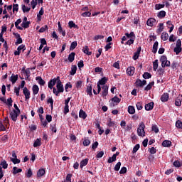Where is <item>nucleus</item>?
<instances>
[{"label": "nucleus", "instance_id": "f257e3e1", "mask_svg": "<svg viewBox=\"0 0 182 182\" xmlns=\"http://www.w3.org/2000/svg\"><path fill=\"white\" fill-rule=\"evenodd\" d=\"M56 87H53V93L55 95V96H59V93H63L65 89L63 88V84H62V81L57 82Z\"/></svg>", "mask_w": 182, "mask_h": 182}, {"label": "nucleus", "instance_id": "f03ea898", "mask_svg": "<svg viewBox=\"0 0 182 182\" xmlns=\"http://www.w3.org/2000/svg\"><path fill=\"white\" fill-rule=\"evenodd\" d=\"M144 129H146V125H144V122H141L137 129L138 136H140L141 137H144V136H146V132L144 131Z\"/></svg>", "mask_w": 182, "mask_h": 182}, {"label": "nucleus", "instance_id": "7ed1b4c3", "mask_svg": "<svg viewBox=\"0 0 182 182\" xmlns=\"http://www.w3.org/2000/svg\"><path fill=\"white\" fill-rule=\"evenodd\" d=\"M146 85H147V81L146 80H140V79H136V82H135V86L136 87H144V86H146Z\"/></svg>", "mask_w": 182, "mask_h": 182}, {"label": "nucleus", "instance_id": "20e7f679", "mask_svg": "<svg viewBox=\"0 0 182 182\" xmlns=\"http://www.w3.org/2000/svg\"><path fill=\"white\" fill-rule=\"evenodd\" d=\"M23 93L25 96L26 100H28V99H31V91H29V90H28V87H25L23 89Z\"/></svg>", "mask_w": 182, "mask_h": 182}, {"label": "nucleus", "instance_id": "39448f33", "mask_svg": "<svg viewBox=\"0 0 182 182\" xmlns=\"http://www.w3.org/2000/svg\"><path fill=\"white\" fill-rule=\"evenodd\" d=\"M140 52H141V48L139 47L136 51L134 53L132 57L133 60H137L140 56Z\"/></svg>", "mask_w": 182, "mask_h": 182}, {"label": "nucleus", "instance_id": "423d86ee", "mask_svg": "<svg viewBox=\"0 0 182 182\" xmlns=\"http://www.w3.org/2000/svg\"><path fill=\"white\" fill-rule=\"evenodd\" d=\"M134 70L136 68L133 66L128 67L127 69V74L128 76H133L134 75Z\"/></svg>", "mask_w": 182, "mask_h": 182}, {"label": "nucleus", "instance_id": "0eeeda50", "mask_svg": "<svg viewBox=\"0 0 182 182\" xmlns=\"http://www.w3.org/2000/svg\"><path fill=\"white\" fill-rule=\"evenodd\" d=\"M102 97H106L109 95V86L104 85L102 87Z\"/></svg>", "mask_w": 182, "mask_h": 182}, {"label": "nucleus", "instance_id": "6e6552de", "mask_svg": "<svg viewBox=\"0 0 182 182\" xmlns=\"http://www.w3.org/2000/svg\"><path fill=\"white\" fill-rule=\"evenodd\" d=\"M55 85H56V78L51 79L48 84V88L53 90Z\"/></svg>", "mask_w": 182, "mask_h": 182}, {"label": "nucleus", "instance_id": "1a4fd4ad", "mask_svg": "<svg viewBox=\"0 0 182 182\" xmlns=\"http://www.w3.org/2000/svg\"><path fill=\"white\" fill-rule=\"evenodd\" d=\"M58 32L61 33L63 36H66V31H63V28H62V25L60 24V21L58 22Z\"/></svg>", "mask_w": 182, "mask_h": 182}, {"label": "nucleus", "instance_id": "9d476101", "mask_svg": "<svg viewBox=\"0 0 182 182\" xmlns=\"http://www.w3.org/2000/svg\"><path fill=\"white\" fill-rule=\"evenodd\" d=\"M9 80L13 85H15V83H16V81L18 80V75L12 74L11 76L9 77Z\"/></svg>", "mask_w": 182, "mask_h": 182}, {"label": "nucleus", "instance_id": "9b49d317", "mask_svg": "<svg viewBox=\"0 0 182 182\" xmlns=\"http://www.w3.org/2000/svg\"><path fill=\"white\" fill-rule=\"evenodd\" d=\"M154 23H156V19L154 18H149V19L147 20V21H146V25H147L148 26L152 27V26H154Z\"/></svg>", "mask_w": 182, "mask_h": 182}, {"label": "nucleus", "instance_id": "f8f14e48", "mask_svg": "<svg viewBox=\"0 0 182 182\" xmlns=\"http://www.w3.org/2000/svg\"><path fill=\"white\" fill-rule=\"evenodd\" d=\"M168 97H169L168 93L167 92L164 93L161 97V102H168Z\"/></svg>", "mask_w": 182, "mask_h": 182}, {"label": "nucleus", "instance_id": "ddd939ff", "mask_svg": "<svg viewBox=\"0 0 182 182\" xmlns=\"http://www.w3.org/2000/svg\"><path fill=\"white\" fill-rule=\"evenodd\" d=\"M36 80L38 81V83L41 85V86H45V83H46V82L45 80H43V79H42V77L41 76H38L36 77Z\"/></svg>", "mask_w": 182, "mask_h": 182}, {"label": "nucleus", "instance_id": "4468645a", "mask_svg": "<svg viewBox=\"0 0 182 182\" xmlns=\"http://www.w3.org/2000/svg\"><path fill=\"white\" fill-rule=\"evenodd\" d=\"M153 86H154V81L149 82L144 89L145 92H149V90H151Z\"/></svg>", "mask_w": 182, "mask_h": 182}, {"label": "nucleus", "instance_id": "2eb2a0df", "mask_svg": "<svg viewBox=\"0 0 182 182\" xmlns=\"http://www.w3.org/2000/svg\"><path fill=\"white\" fill-rule=\"evenodd\" d=\"M107 77H104L101 80H100L97 82V85H100L101 86H105L106 83L107 82Z\"/></svg>", "mask_w": 182, "mask_h": 182}, {"label": "nucleus", "instance_id": "dca6fc26", "mask_svg": "<svg viewBox=\"0 0 182 182\" xmlns=\"http://www.w3.org/2000/svg\"><path fill=\"white\" fill-rule=\"evenodd\" d=\"M154 107V102H151L146 105H145V110H152V109Z\"/></svg>", "mask_w": 182, "mask_h": 182}, {"label": "nucleus", "instance_id": "f3484780", "mask_svg": "<svg viewBox=\"0 0 182 182\" xmlns=\"http://www.w3.org/2000/svg\"><path fill=\"white\" fill-rule=\"evenodd\" d=\"M11 172L14 174V176H16V174H18V173H22V168H18V167L14 166L13 167Z\"/></svg>", "mask_w": 182, "mask_h": 182}, {"label": "nucleus", "instance_id": "a211bd4d", "mask_svg": "<svg viewBox=\"0 0 182 182\" xmlns=\"http://www.w3.org/2000/svg\"><path fill=\"white\" fill-rule=\"evenodd\" d=\"M21 22H22V19L18 18V19L14 23V25H15L16 29H19V31H23V28L19 26V23H21Z\"/></svg>", "mask_w": 182, "mask_h": 182}, {"label": "nucleus", "instance_id": "6ab92c4d", "mask_svg": "<svg viewBox=\"0 0 182 182\" xmlns=\"http://www.w3.org/2000/svg\"><path fill=\"white\" fill-rule=\"evenodd\" d=\"M181 100H182V95H179L178 97L176 98L175 105L181 106Z\"/></svg>", "mask_w": 182, "mask_h": 182}, {"label": "nucleus", "instance_id": "aec40b11", "mask_svg": "<svg viewBox=\"0 0 182 182\" xmlns=\"http://www.w3.org/2000/svg\"><path fill=\"white\" fill-rule=\"evenodd\" d=\"M86 92L87 95L89 96H93V93L92 92V84H88Z\"/></svg>", "mask_w": 182, "mask_h": 182}, {"label": "nucleus", "instance_id": "412c9836", "mask_svg": "<svg viewBox=\"0 0 182 182\" xmlns=\"http://www.w3.org/2000/svg\"><path fill=\"white\" fill-rule=\"evenodd\" d=\"M75 56H76V53L75 52H72L68 55V60L72 63L73 60H75Z\"/></svg>", "mask_w": 182, "mask_h": 182}, {"label": "nucleus", "instance_id": "4be33fe9", "mask_svg": "<svg viewBox=\"0 0 182 182\" xmlns=\"http://www.w3.org/2000/svg\"><path fill=\"white\" fill-rule=\"evenodd\" d=\"M76 70H77V66L72 65L71 70L70 71V74L71 76L76 75Z\"/></svg>", "mask_w": 182, "mask_h": 182}, {"label": "nucleus", "instance_id": "5701e85b", "mask_svg": "<svg viewBox=\"0 0 182 182\" xmlns=\"http://www.w3.org/2000/svg\"><path fill=\"white\" fill-rule=\"evenodd\" d=\"M68 26L72 29V28H75V29H79V26L76 25L75 22L73 21H69Z\"/></svg>", "mask_w": 182, "mask_h": 182}, {"label": "nucleus", "instance_id": "b1692460", "mask_svg": "<svg viewBox=\"0 0 182 182\" xmlns=\"http://www.w3.org/2000/svg\"><path fill=\"white\" fill-rule=\"evenodd\" d=\"M88 162H89V159H85L81 161V162L80 163V168H83V167H85V166H87Z\"/></svg>", "mask_w": 182, "mask_h": 182}, {"label": "nucleus", "instance_id": "393cba45", "mask_svg": "<svg viewBox=\"0 0 182 182\" xmlns=\"http://www.w3.org/2000/svg\"><path fill=\"white\" fill-rule=\"evenodd\" d=\"M159 68V60H155L153 62V70L154 72H156L157 69Z\"/></svg>", "mask_w": 182, "mask_h": 182}, {"label": "nucleus", "instance_id": "a878e982", "mask_svg": "<svg viewBox=\"0 0 182 182\" xmlns=\"http://www.w3.org/2000/svg\"><path fill=\"white\" fill-rule=\"evenodd\" d=\"M158 18H159V19H163V18L166 17V11H161L158 13L157 14Z\"/></svg>", "mask_w": 182, "mask_h": 182}, {"label": "nucleus", "instance_id": "bb28decb", "mask_svg": "<svg viewBox=\"0 0 182 182\" xmlns=\"http://www.w3.org/2000/svg\"><path fill=\"white\" fill-rule=\"evenodd\" d=\"M33 95H38L39 93V87L37 85H34L32 88Z\"/></svg>", "mask_w": 182, "mask_h": 182}, {"label": "nucleus", "instance_id": "cd10ccee", "mask_svg": "<svg viewBox=\"0 0 182 182\" xmlns=\"http://www.w3.org/2000/svg\"><path fill=\"white\" fill-rule=\"evenodd\" d=\"M21 9L23 14H26V12H29V11H31V7L26 6L25 4H21Z\"/></svg>", "mask_w": 182, "mask_h": 182}, {"label": "nucleus", "instance_id": "c85d7f7f", "mask_svg": "<svg viewBox=\"0 0 182 182\" xmlns=\"http://www.w3.org/2000/svg\"><path fill=\"white\" fill-rule=\"evenodd\" d=\"M159 48V41H156L154 45H153V49H152V52L154 53H157V49Z\"/></svg>", "mask_w": 182, "mask_h": 182}, {"label": "nucleus", "instance_id": "c756f323", "mask_svg": "<svg viewBox=\"0 0 182 182\" xmlns=\"http://www.w3.org/2000/svg\"><path fill=\"white\" fill-rule=\"evenodd\" d=\"M164 29V24L163 23H159V28L156 31L158 33H161V31Z\"/></svg>", "mask_w": 182, "mask_h": 182}, {"label": "nucleus", "instance_id": "7c9ffc66", "mask_svg": "<svg viewBox=\"0 0 182 182\" xmlns=\"http://www.w3.org/2000/svg\"><path fill=\"white\" fill-rule=\"evenodd\" d=\"M31 25V21H23L21 23L22 28H24V29H28L29 28V26Z\"/></svg>", "mask_w": 182, "mask_h": 182}, {"label": "nucleus", "instance_id": "2f4dec72", "mask_svg": "<svg viewBox=\"0 0 182 182\" xmlns=\"http://www.w3.org/2000/svg\"><path fill=\"white\" fill-rule=\"evenodd\" d=\"M128 112L129 113V114H134V113H136V109H134V107L129 106Z\"/></svg>", "mask_w": 182, "mask_h": 182}, {"label": "nucleus", "instance_id": "473e14b6", "mask_svg": "<svg viewBox=\"0 0 182 182\" xmlns=\"http://www.w3.org/2000/svg\"><path fill=\"white\" fill-rule=\"evenodd\" d=\"M163 147H170L171 146V142L168 140H165L162 142Z\"/></svg>", "mask_w": 182, "mask_h": 182}, {"label": "nucleus", "instance_id": "72a5a7b5", "mask_svg": "<svg viewBox=\"0 0 182 182\" xmlns=\"http://www.w3.org/2000/svg\"><path fill=\"white\" fill-rule=\"evenodd\" d=\"M161 39H162V41H167V39H168V33L163 32L161 36Z\"/></svg>", "mask_w": 182, "mask_h": 182}, {"label": "nucleus", "instance_id": "f704fd0d", "mask_svg": "<svg viewBox=\"0 0 182 182\" xmlns=\"http://www.w3.org/2000/svg\"><path fill=\"white\" fill-rule=\"evenodd\" d=\"M171 65V63H170V61L166 60L164 63H161V67L162 68H170Z\"/></svg>", "mask_w": 182, "mask_h": 182}, {"label": "nucleus", "instance_id": "c9c22d12", "mask_svg": "<svg viewBox=\"0 0 182 182\" xmlns=\"http://www.w3.org/2000/svg\"><path fill=\"white\" fill-rule=\"evenodd\" d=\"M76 46H77V41H73L71 43V45L70 46V50H74V49L76 48Z\"/></svg>", "mask_w": 182, "mask_h": 182}, {"label": "nucleus", "instance_id": "e433bc0d", "mask_svg": "<svg viewBox=\"0 0 182 182\" xmlns=\"http://www.w3.org/2000/svg\"><path fill=\"white\" fill-rule=\"evenodd\" d=\"M41 144H42V142L41 141V139H37L33 144V147H39Z\"/></svg>", "mask_w": 182, "mask_h": 182}, {"label": "nucleus", "instance_id": "4c0bfd02", "mask_svg": "<svg viewBox=\"0 0 182 182\" xmlns=\"http://www.w3.org/2000/svg\"><path fill=\"white\" fill-rule=\"evenodd\" d=\"M82 85H83V81H82V80H78V81L75 83V87H76V89H77V90L80 89V87H82Z\"/></svg>", "mask_w": 182, "mask_h": 182}, {"label": "nucleus", "instance_id": "58836bf2", "mask_svg": "<svg viewBox=\"0 0 182 182\" xmlns=\"http://www.w3.org/2000/svg\"><path fill=\"white\" fill-rule=\"evenodd\" d=\"M164 6H166L165 4H157L155 5V9L156 11H160V9H161L162 8H164Z\"/></svg>", "mask_w": 182, "mask_h": 182}, {"label": "nucleus", "instance_id": "ea45409f", "mask_svg": "<svg viewBox=\"0 0 182 182\" xmlns=\"http://www.w3.org/2000/svg\"><path fill=\"white\" fill-rule=\"evenodd\" d=\"M44 175H45V169L43 168L40 169L37 173L38 177H42Z\"/></svg>", "mask_w": 182, "mask_h": 182}, {"label": "nucleus", "instance_id": "a19ab883", "mask_svg": "<svg viewBox=\"0 0 182 182\" xmlns=\"http://www.w3.org/2000/svg\"><path fill=\"white\" fill-rule=\"evenodd\" d=\"M22 70L24 72V73H26V76H27V77H29V76H31V68H27L26 70H25V68H23Z\"/></svg>", "mask_w": 182, "mask_h": 182}, {"label": "nucleus", "instance_id": "79ce46f5", "mask_svg": "<svg viewBox=\"0 0 182 182\" xmlns=\"http://www.w3.org/2000/svg\"><path fill=\"white\" fill-rule=\"evenodd\" d=\"M142 76L144 79H151V74L150 73L145 72Z\"/></svg>", "mask_w": 182, "mask_h": 182}, {"label": "nucleus", "instance_id": "37998d69", "mask_svg": "<svg viewBox=\"0 0 182 182\" xmlns=\"http://www.w3.org/2000/svg\"><path fill=\"white\" fill-rule=\"evenodd\" d=\"M0 166L4 169L8 168V163L5 160L1 161Z\"/></svg>", "mask_w": 182, "mask_h": 182}, {"label": "nucleus", "instance_id": "c03bdc74", "mask_svg": "<svg viewBox=\"0 0 182 182\" xmlns=\"http://www.w3.org/2000/svg\"><path fill=\"white\" fill-rule=\"evenodd\" d=\"M17 50H19L20 52L23 50V52H25V50H26V47L25 45L21 44L17 48Z\"/></svg>", "mask_w": 182, "mask_h": 182}, {"label": "nucleus", "instance_id": "a18cd8bd", "mask_svg": "<svg viewBox=\"0 0 182 182\" xmlns=\"http://www.w3.org/2000/svg\"><path fill=\"white\" fill-rule=\"evenodd\" d=\"M111 102H113L114 103H117V105L121 102V100L117 97V96L114 97L111 99Z\"/></svg>", "mask_w": 182, "mask_h": 182}, {"label": "nucleus", "instance_id": "49530a36", "mask_svg": "<svg viewBox=\"0 0 182 182\" xmlns=\"http://www.w3.org/2000/svg\"><path fill=\"white\" fill-rule=\"evenodd\" d=\"M125 36L127 38H136V35H134V32L131 31L130 33H126Z\"/></svg>", "mask_w": 182, "mask_h": 182}, {"label": "nucleus", "instance_id": "de8ad7c7", "mask_svg": "<svg viewBox=\"0 0 182 182\" xmlns=\"http://www.w3.org/2000/svg\"><path fill=\"white\" fill-rule=\"evenodd\" d=\"M10 160L14 163V164H19V163H21V160L18 158L10 159Z\"/></svg>", "mask_w": 182, "mask_h": 182}, {"label": "nucleus", "instance_id": "09e8293b", "mask_svg": "<svg viewBox=\"0 0 182 182\" xmlns=\"http://www.w3.org/2000/svg\"><path fill=\"white\" fill-rule=\"evenodd\" d=\"M19 11V5L18 4H13V12H18Z\"/></svg>", "mask_w": 182, "mask_h": 182}, {"label": "nucleus", "instance_id": "8fccbe9b", "mask_svg": "<svg viewBox=\"0 0 182 182\" xmlns=\"http://www.w3.org/2000/svg\"><path fill=\"white\" fill-rule=\"evenodd\" d=\"M122 166V163L121 162H118L116 165H115V166H114V170L115 171H119V170H120V166Z\"/></svg>", "mask_w": 182, "mask_h": 182}, {"label": "nucleus", "instance_id": "3c124183", "mask_svg": "<svg viewBox=\"0 0 182 182\" xmlns=\"http://www.w3.org/2000/svg\"><path fill=\"white\" fill-rule=\"evenodd\" d=\"M46 29H48V25H45L43 27H41L39 29L38 32H40V33H43V32H45Z\"/></svg>", "mask_w": 182, "mask_h": 182}, {"label": "nucleus", "instance_id": "603ef678", "mask_svg": "<svg viewBox=\"0 0 182 182\" xmlns=\"http://www.w3.org/2000/svg\"><path fill=\"white\" fill-rule=\"evenodd\" d=\"M176 127L178 129H182V122L180 121V120H178V121L176 122Z\"/></svg>", "mask_w": 182, "mask_h": 182}, {"label": "nucleus", "instance_id": "864d4df0", "mask_svg": "<svg viewBox=\"0 0 182 182\" xmlns=\"http://www.w3.org/2000/svg\"><path fill=\"white\" fill-rule=\"evenodd\" d=\"M152 132H154V133H159V130L157 125L156 124L152 125Z\"/></svg>", "mask_w": 182, "mask_h": 182}, {"label": "nucleus", "instance_id": "5fc2aeb1", "mask_svg": "<svg viewBox=\"0 0 182 182\" xmlns=\"http://www.w3.org/2000/svg\"><path fill=\"white\" fill-rule=\"evenodd\" d=\"M90 15H92V13H90V11H85L81 14V16H83V18L90 16Z\"/></svg>", "mask_w": 182, "mask_h": 182}, {"label": "nucleus", "instance_id": "6e6d98bb", "mask_svg": "<svg viewBox=\"0 0 182 182\" xmlns=\"http://www.w3.org/2000/svg\"><path fill=\"white\" fill-rule=\"evenodd\" d=\"M31 5L33 9L36 8V6L38 5V3L36 2V0H32L31 1Z\"/></svg>", "mask_w": 182, "mask_h": 182}, {"label": "nucleus", "instance_id": "4d7b16f0", "mask_svg": "<svg viewBox=\"0 0 182 182\" xmlns=\"http://www.w3.org/2000/svg\"><path fill=\"white\" fill-rule=\"evenodd\" d=\"M47 103L50 105L51 109H53V99L52 97L47 100Z\"/></svg>", "mask_w": 182, "mask_h": 182}, {"label": "nucleus", "instance_id": "13d9d810", "mask_svg": "<svg viewBox=\"0 0 182 182\" xmlns=\"http://www.w3.org/2000/svg\"><path fill=\"white\" fill-rule=\"evenodd\" d=\"M14 109H16V110H14V113L16 114L21 113V110L19 109V108L18 107V105L16 104H14Z\"/></svg>", "mask_w": 182, "mask_h": 182}, {"label": "nucleus", "instance_id": "bf43d9fd", "mask_svg": "<svg viewBox=\"0 0 182 182\" xmlns=\"http://www.w3.org/2000/svg\"><path fill=\"white\" fill-rule=\"evenodd\" d=\"M90 144V140H89V139H85L84 141H83V146H87Z\"/></svg>", "mask_w": 182, "mask_h": 182}, {"label": "nucleus", "instance_id": "052dcab7", "mask_svg": "<svg viewBox=\"0 0 182 182\" xmlns=\"http://www.w3.org/2000/svg\"><path fill=\"white\" fill-rule=\"evenodd\" d=\"M136 107L137 110H141L143 109V104L141 102H137Z\"/></svg>", "mask_w": 182, "mask_h": 182}, {"label": "nucleus", "instance_id": "680f3d73", "mask_svg": "<svg viewBox=\"0 0 182 182\" xmlns=\"http://www.w3.org/2000/svg\"><path fill=\"white\" fill-rule=\"evenodd\" d=\"M173 51L176 53V55H178L181 52V47H176Z\"/></svg>", "mask_w": 182, "mask_h": 182}, {"label": "nucleus", "instance_id": "e2e57ef3", "mask_svg": "<svg viewBox=\"0 0 182 182\" xmlns=\"http://www.w3.org/2000/svg\"><path fill=\"white\" fill-rule=\"evenodd\" d=\"M18 114H10V117L11 119L13 120V122H16L17 119H18Z\"/></svg>", "mask_w": 182, "mask_h": 182}, {"label": "nucleus", "instance_id": "0e129e2a", "mask_svg": "<svg viewBox=\"0 0 182 182\" xmlns=\"http://www.w3.org/2000/svg\"><path fill=\"white\" fill-rule=\"evenodd\" d=\"M133 43H134V39L130 38L125 43V45H129L130 46V45H133Z\"/></svg>", "mask_w": 182, "mask_h": 182}, {"label": "nucleus", "instance_id": "69168bd1", "mask_svg": "<svg viewBox=\"0 0 182 182\" xmlns=\"http://www.w3.org/2000/svg\"><path fill=\"white\" fill-rule=\"evenodd\" d=\"M72 89V84H70V82H67L65 86V92H68V89Z\"/></svg>", "mask_w": 182, "mask_h": 182}, {"label": "nucleus", "instance_id": "338daca9", "mask_svg": "<svg viewBox=\"0 0 182 182\" xmlns=\"http://www.w3.org/2000/svg\"><path fill=\"white\" fill-rule=\"evenodd\" d=\"M167 60V56L166 55H162L160 58V62L161 63H164V62H166Z\"/></svg>", "mask_w": 182, "mask_h": 182}, {"label": "nucleus", "instance_id": "774afa93", "mask_svg": "<svg viewBox=\"0 0 182 182\" xmlns=\"http://www.w3.org/2000/svg\"><path fill=\"white\" fill-rule=\"evenodd\" d=\"M108 163H113V161H116L115 156H112V157L109 158Z\"/></svg>", "mask_w": 182, "mask_h": 182}]
</instances>
